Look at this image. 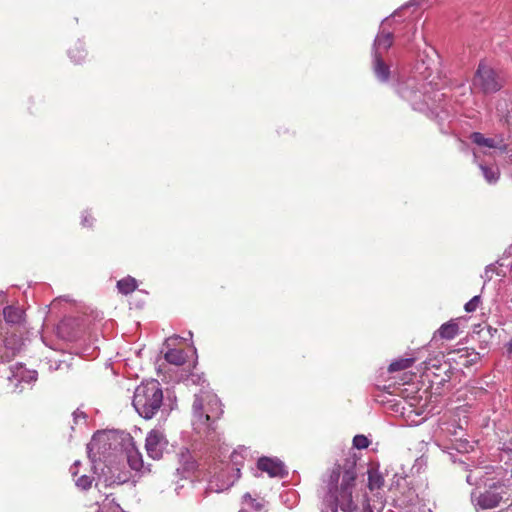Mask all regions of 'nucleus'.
I'll return each mask as SVG.
<instances>
[{
    "label": "nucleus",
    "instance_id": "f257e3e1",
    "mask_svg": "<svg viewBox=\"0 0 512 512\" xmlns=\"http://www.w3.org/2000/svg\"><path fill=\"white\" fill-rule=\"evenodd\" d=\"M356 472L353 466L342 471L340 465H335L324 480L327 488L323 505L331 512H380L385 506V499L377 492V500L365 499L363 507L358 505V497L354 495Z\"/></svg>",
    "mask_w": 512,
    "mask_h": 512
},
{
    "label": "nucleus",
    "instance_id": "f03ea898",
    "mask_svg": "<svg viewBox=\"0 0 512 512\" xmlns=\"http://www.w3.org/2000/svg\"><path fill=\"white\" fill-rule=\"evenodd\" d=\"M416 70L420 78L414 76L404 83H399L397 93L408 101L414 110L440 119H443L441 114L448 116V109L441 105L445 94L439 92L438 83L435 82L436 76H433L430 67L422 62L417 65Z\"/></svg>",
    "mask_w": 512,
    "mask_h": 512
},
{
    "label": "nucleus",
    "instance_id": "7ed1b4c3",
    "mask_svg": "<svg viewBox=\"0 0 512 512\" xmlns=\"http://www.w3.org/2000/svg\"><path fill=\"white\" fill-rule=\"evenodd\" d=\"M187 382L201 386L198 393L194 395L192 405V425L194 430L199 434L209 436L215 431V422L222 416V403L218 396L213 393L208 384L205 385L206 379L203 375L192 373Z\"/></svg>",
    "mask_w": 512,
    "mask_h": 512
},
{
    "label": "nucleus",
    "instance_id": "20e7f679",
    "mask_svg": "<svg viewBox=\"0 0 512 512\" xmlns=\"http://www.w3.org/2000/svg\"><path fill=\"white\" fill-rule=\"evenodd\" d=\"M162 404L163 390L157 380L144 381L136 387L132 405L142 418L152 419L158 413Z\"/></svg>",
    "mask_w": 512,
    "mask_h": 512
},
{
    "label": "nucleus",
    "instance_id": "39448f33",
    "mask_svg": "<svg viewBox=\"0 0 512 512\" xmlns=\"http://www.w3.org/2000/svg\"><path fill=\"white\" fill-rule=\"evenodd\" d=\"M509 480H507L508 482ZM509 485L506 481H496L488 485V488L475 496L471 494L472 502L477 509L488 510L494 509L500 505V503L507 496Z\"/></svg>",
    "mask_w": 512,
    "mask_h": 512
},
{
    "label": "nucleus",
    "instance_id": "423d86ee",
    "mask_svg": "<svg viewBox=\"0 0 512 512\" xmlns=\"http://www.w3.org/2000/svg\"><path fill=\"white\" fill-rule=\"evenodd\" d=\"M473 87L485 94L495 93L502 88V81L491 67L480 63L473 78Z\"/></svg>",
    "mask_w": 512,
    "mask_h": 512
},
{
    "label": "nucleus",
    "instance_id": "0eeeda50",
    "mask_svg": "<svg viewBox=\"0 0 512 512\" xmlns=\"http://www.w3.org/2000/svg\"><path fill=\"white\" fill-rule=\"evenodd\" d=\"M121 445L125 452L127 463L132 470L140 474L149 473L151 471L150 464H144L143 456L136 447L135 441L130 434H122Z\"/></svg>",
    "mask_w": 512,
    "mask_h": 512
},
{
    "label": "nucleus",
    "instance_id": "6e6552de",
    "mask_svg": "<svg viewBox=\"0 0 512 512\" xmlns=\"http://www.w3.org/2000/svg\"><path fill=\"white\" fill-rule=\"evenodd\" d=\"M167 446L168 440L162 430L152 429L148 432L145 439V450L150 458L160 460Z\"/></svg>",
    "mask_w": 512,
    "mask_h": 512
},
{
    "label": "nucleus",
    "instance_id": "1a4fd4ad",
    "mask_svg": "<svg viewBox=\"0 0 512 512\" xmlns=\"http://www.w3.org/2000/svg\"><path fill=\"white\" fill-rule=\"evenodd\" d=\"M242 452H246V449L241 448L240 450H234L231 453L230 459L232 465L231 467L229 466L228 468L233 472V474L230 475L226 480H223L220 485H216L217 488L215 490L217 492L228 489L235 483V481H237L240 478L241 466L243 465L244 461V456Z\"/></svg>",
    "mask_w": 512,
    "mask_h": 512
},
{
    "label": "nucleus",
    "instance_id": "9d476101",
    "mask_svg": "<svg viewBox=\"0 0 512 512\" xmlns=\"http://www.w3.org/2000/svg\"><path fill=\"white\" fill-rule=\"evenodd\" d=\"M471 141L480 148L492 149L504 153L507 150V144L502 136L486 137L480 132H473L470 135Z\"/></svg>",
    "mask_w": 512,
    "mask_h": 512
},
{
    "label": "nucleus",
    "instance_id": "9b49d317",
    "mask_svg": "<svg viewBox=\"0 0 512 512\" xmlns=\"http://www.w3.org/2000/svg\"><path fill=\"white\" fill-rule=\"evenodd\" d=\"M257 467L270 477L282 478L288 473L284 463L278 458L261 457L257 462Z\"/></svg>",
    "mask_w": 512,
    "mask_h": 512
},
{
    "label": "nucleus",
    "instance_id": "f8f14e48",
    "mask_svg": "<svg viewBox=\"0 0 512 512\" xmlns=\"http://www.w3.org/2000/svg\"><path fill=\"white\" fill-rule=\"evenodd\" d=\"M390 22V19H386L381 25L380 32L377 34L374 40L372 52L373 57H375L376 55L382 56V52L387 51L393 43L392 32L386 31L385 29V27L389 25Z\"/></svg>",
    "mask_w": 512,
    "mask_h": 512
},
{
    "label": "nucleus",
    "instance_id": "ddd939ff",
    "mask_svg": "<svg viewBox=\"0 0 512 512\" xmlns=\"http://www.w3.org/2000/svg\"><path fill=\"white\" fill-rule=\"evenodd\" d=\"M180 467L176 469L182 478H187L196 469V461L187 448H182L178 453Z\"/></svg>",
    "mask_w": 512,
    "mask_h": 512
},
{
    "label": "nucleus",
    "instance_id": "4468645a",
    "mask_svg": "<svg viewBox=\"0 0 512 512\" xmlns=\"http://www.w3.org/2000/svg\"><path fill=\"white\" fill-rule=\"evenodd\" d=\"M373 72L381 83H387L391 76L390 66L383 61L380 55L373 57Z\"/></svg>",
    "mask_w": 512,
    "mask_h": 512
},
{
    "label": "nucleus",
    "instance_id": "2eb2a0df",
    "mask_svg": "<svg viewBox=\"0 0 512 512\" xmlns=\"http://www.w3.org/2000/svg\"><path fill=\"white\" fill-rule=\"evenodd\" d=\"M436 334L445 340H452L459 334L458 319H452L442 324L436 331Z\"/></svg>",
    "mask_w": 512,
    "mask_h": 512
},
{
    "label": "nucleus",
    "instance_id": "dca6fc26",
    "mask_svg": "<svg viewBox=\"0 0 512 512\" xmlns=\"http://www.w3.org/2000/svg\"><path fill=\"white\" fill-rule=\"evenodd\" d=\"M4 319L9 324H20L24 319V311L16 306H6L3 309Z\"/></svg>",
    "mask_w": 512,
    "mask_h": 512
},
{
    "label": "nucleus",
    "instance_id": "f3484780",
    "mask_svg": "<svg viewBox=\"0 0 512 512\" xmlns=\"http://www.w3.org/2000/svg\"><path fill=\"white\" fill-rule=\"evenodd\" d=\"M478 167L489 184H495L498 181L500 172L497 166L478 163Z\"/></svg>",
    "mask_w": 512,
    "mask_h": 512
},
{
    "label": "nucleus",
    "instance_id": "a211bd4d",
    "mask_svg": "<svg viewBox=\"0 0 512 512\" xmlns=\"http://www.w3.org/2000/svg\"><path fill=\"white\" fill-rule=\"evenodd\" d=\"M138 287L137 280L132 276H126L117 282V288L120 293L128 295L134 292Z\"/></svg>",
    "mask_w": 512,
    "mask_h": 512
},
{
    "label": "nucleus",
    "instance_id": "6ab92c4d",
    "mask_svg": "<svg viewBox=\"0 0 512 512\" xmlns=\"http://www.w3.org/2000/svg\"><path fill=\"white\" fill-rule=\"evenodd\" d=\"M165 359L167 362L174 365H182L186 361V355L183 350L180 349H169L165 353Z\"/></svg>",
    "mask_w": 512,
    "mask_h": 512
},
{
    "label": "nucleus",
    "instance_id": "aec40b11",
    "mask_svg": "<svg viewBox=\"0 0 512 512\" xmlns=\"http://www.w3.org/2000/svg\"><path fill=\"white\" fill-rule=\"evenodd\" d=\"M384 484V478L377 470H368V488L371 491L380 489Z\"/></svg>",
    "mask_w": 512,
    "mask_h": 512
},
{
    "label": "nucleus",
    "instance_id": "412c9836",
    "mask_svg": "<svg viewBox=\"0 0 512 512\" xmlns=\"http://www.w3.org/2000/svg\"><path fill=\"white\" fill-rule=\"evenodd\" d=\"M69 57L75 63H81L86 57V51L82 43L78 42L74 48H71L68 52Z\"/></svg>",
    "mask_w": 512,
    "mask_h": 512
},
{
    "label": "nucleus",
    "instance_id": "4be33fe9",
    "mask_svg": "<svg viewBox=\"0 0 512 512\" xmlns=\"http://www.w3.org/2000/svg\"><path fill=\"white\" fill-rule=\"evenodd\" d=\"M414 362L413 358H401L390 363L388 370L390 372L400 371L407 369L412 366Z\"/></svg>",
    "mask_w": 512,
    "mask_h": 512
},
{
    "label": "nucleus",
    "instance_id": "5701e85b",
    "mask_svg": "<svg viewBox=\"0 0 512 512\" xmlns=\"http://www.w3.org/2000/svg\"><path fill=\"white\" fill-rule=\"evenodd\" d=\"M503 267H500L498 263L496 264H490L486 266L484 274L482 275V278H484L485 281H489L492 278V274L496 273L497 275L505 276L507 271L502 269Z\"/></svg>",
    "mask_w": 512,
    "mask_h": 512
},
{
    "label": "nucleus",
    "instance_id": "b1692460",
    "mask_svg": "<svg viewBox=\"0 0 512 512\" xmlns=\"http://www.w3.org/2000/svg\"><path fill=\"white\" fill-rule=\"evenodd\" d=\"M94 478L89 475H82L75 479V485L80 490H88L91 488Z\"/></svg>",
    "mask_w": 512,
    "mask_h": 512
},
{
    "label": "nucleus",
    "instance_id": "393cba45",
    "mask_svg": "<svg viewBox=\"0 0 512 512\" xmlns=\"http://www.w3.org/2000/svg\"><path fill=\"white\" fill-rule=\"evenodd\" d=\"M99 512H125L113 499H106Z\"/></svg>",
    "mask_w": 512,
    "mask_h": 512
},
{
    "label": "nucleus",
    "instance_id": "a878e982",
    "mask_svg": "<svg viewBox=\"0 0 512 512\" xmlns=\"http://www.w3.org/2000/svg\"><path fill=\"white\" fill-rule=\"evenodd\" d=\"M369 444L370 441L365 435L359 434L353 438V446L357 449H366Z\"/></svg>",
    "mask_w": 512,
    "mask_h": 512
},
{
    "label": "nucleus",
    "instance_id": "bb28decb",
    "mask_svg": "<svg viewBox=\"0 0 512 512\" xmlns=\"http://www.w3.org/2000/svg\"><path fill=\"white\" fill-rule=\"evenodd\" d=\"M480 302H481L480 295H475L465 304V306H464L465 311L468 313H472V312L476 311L477 308L479 307Z\"/></svg>",
    "mask_w": 512,
    "mask_h": 512
},
{
    "label": "nucleus",
    "instance_id": "cd10ccee",
    "mask_svg": "<svg viewBox=\"0 0 512 512\" xmlns=\"http://www.w3.org/2000/svg\"><path fill=\"white\" fill-rule=\"evenodd\" d=\"M243 503L256 511H259L262 508V504L256 499L252 498L249 493H246L243 496Z\"/></svg>",
    "mask_w": 512,
    "mask_h": 512
},
{
    "label": "nucleus",
    "instance_id": "c85d7f7f",
    "mask_svg": "<svg viewBox=\"0 0 512 512\" xmlns=\"http://www.w3.org/2000/svg\"><path fill=\"white\" fill-rule=\"evenodd\" d=\"M86 419H87V415L81 409L78 408L73 412V422L75 425H79V424L85 425Z\"/></svg>",
    "mask_w": 512,
    "mask_h": 512
},
{
    "label": "nucleus",
    "instance_id": "c756f323",
    "mask_svg": "<svg viewBox=\"0 0 512 512\" xmlns=\"http://www.w3.org/2000/svg\"><path fill=\"white\" fill-rule=\"evenodd\" d=\"M500 267H505L508 269L509 273H512V259L510 257H505L497 261Z\"/></svg>",
    "mask_w": 512,
    "mask_h": 512
},
{
    "label": "nucleus",
    "instance_id": "7c9ffc66",
    "mask_svg": "<svg viewBox=\"0 0 512 512\" xmlns=\"http://www.w3.org/2000/svg\"><path fill=\"white\" fill-rule=\"evenodd\" d=\"M81 223H82V225L84 227H91L92 223H93V218L90 217V215L87 212H84L82 214V221H81Z\"/></svg>",
    "mask_w": 512,
    "mask_h": 512
},
{
    "label": "nucleus",
    "instance_id": "2f4dec72",
    "mask_svg": "<svg viewBox=\"0 0 512 512\" xmlns=\"http://www.w3.org/2000/svg\"><path fill=\"white\" fill-rule=\"evenodd\" d=\"M81 465V462L79 460H76L70 467L69 471L71 475L75 478L78 475V468Z\"/></svg>",
    "mask_w": 512,
    "mask_h": 512
},
{
    "label": "nucleus",
    "instance_id": "473e14b6",
    "mask_svg": "<svg viewBox=\"0 0 512 512\" xmlns=\"http://www.w3.org/2000/svg\"><path fill=\"white\" fill-rule=\"evenodd\" d=\"M129 480V476L127 473L119 474L115 480H113V483H116L118 485L123 484Z\"/></svg>",
    "mask_w": 512,
    "mask_h": 512
},
{
    "label": "nucleus",
    "instance_id": "72a5a7b5",
    "mask_svg": "<svg viewBox=\"0 0 512 512\" xmlns=\"http://www.w3.org/2000/svg\"><path fill=\"white\" fill-rule=\"evenodd\" d=\"M466 481L470 485H478L479 484V478L474 476L473 474L467 475Z\"/></svg>",
    "mask_w": 512,
    "mask_h": 512
},
{
    "label": "nucleus",
    "instance_id": "f704fd0d",
    "mask_svg": "<svg viewBox=\"0 0 512 512\" xmlns=\"http://www.w3.org/2000/svg\"><path fill=\"white\" fill-rule=\"evenodd\" d=\"M28 379L26 381H34L36 380V377H37V373L36 371H28Z\"/></svg>",
    "mask_w": 512,
    "mask_h": 512
},
{
    "label": "nucleus",
    "instance_id": "c9c22d12",
    "mask_svg": "<svg viewBox=\"0 0 512 512\" xmlns=\"http://www.w3.org/2000/svg\"><path fill=\"white\" fill-rule=\"evenodd\" d=\"M506 347H507V351H508L509 353H512V338H511V339H510V341L507 343Z\"/></svg>",
    "mask_w": 512,
    "mask_h": 512
},
{
    "label": "nucleus",
    "instance_id": "e433bc0d",
    "mask_svg": "<svg viewBox=\"0 0 512 512\" xmlns=\"http://www.w3.org/2000/svg\"><path fill=\"white\" fill-rule=\"evenodd\" d=\"M23 371L18 372L14 375V377H20V380H24V376L22 375Z\"/></svg>",
    "mask_w": 512,
    "mask_h": 512
},
{
    "label": "nucleus",
    "instance_id": "4c0bfd02",
    "mask_svg": "<svg viewBox=\"0 0 512 512\" xmlns=\"http://www.w3.org/2000/svg\"><path fill=\"white\" fill-rule=\"evenodd\" d=\"M473 355H474V358L471 359V361L475 362L479 358V354L478 353H473Z\"/></svg>",
    "mask_w": 512,
    "mask_h": 512
},
{
    "label": "nucleus",
    "instance_id": "58836bf2",
    "mask_svg": "<svg viewBox=\"0 0 512 512\" xmlns=\"http://www.w3.org/2000/svg\"><path fill=\"white\" fill-rule=\"evenodd\" d=\"M224 477V472H221L218 476H217V479L220 480L221 478Z\"/></svg>",
    "mask_w": 512,
    "mask_h": 512
},
{
    "label": "nucleus",
    "instance_id": "ea45409f",
    "mask_svg": "<svg viewBox=\"0 0 512 512\" xmlns=\"http://www.w3.org/2000/svg\"><path fill=\"white\" fill-rule=\"evenodd\" d=\"M473 155H474V160H475V162H477V159H478V154H477V152L475 151V152L473 153Z\"/></svg>",
    "mask_w": 512,
    "mask_h": 512
},
{
    "label": "nucleus",
    "instance_id": "a19ab883",
    "mask_svg": "<svg viewBox=\"0 0 512 512\" xmlns=\"http://www.w3.org/2000/svg\"><path fill=\"white\" fill-rule=\"evenodd\" d=\"M463 465H464V469L468 468V465H466L465 463H463Z\"/></svg>",
    "mask_w": 512,
    "mask_h": 512
},
{
    "label": "nucleus",
    "instance_id": "79ce46f5",
    "mask_svg": "<svg viewBox=\"0 0 512 512\" xmlns=\"http://www.w3.org/2000/svg\"><path fill=\"white\" fill-rule=\"evenodd\" d=\"M238 512H246V510H244V509H240Z\"/></svg>",
    "mask_w": 512,
    "mask_h": 512
},
{
    "label": "nucleus",
    "instance_id": "37998d69",
    "mask_svg": "<svg viewBox=\"0 0 512 512\" xmlns=\"http://www.w3.org/2000/svg\"><path fill=\"white\" fill-rule=\"evenodd\" d=\"M322 512H326L324 509H322Z\"/></svg>",
    "mask_w": 512,
    "mask_h": 512
},
{
    "label": "nucleus",
    "instance_id": "c03bdc74",
    "mask_svg": "<svg viewBox=\"0 0 512 512\" xmlns=\"http://www.w3.org/2000/svg\"><path fill=\"white\" fill-rule=\"evenodd\" d=\"M511 477H512V469H511Z\"/></svg>",
    "mask_w": 512,
    "mask_h": 512
}]
</instances>
